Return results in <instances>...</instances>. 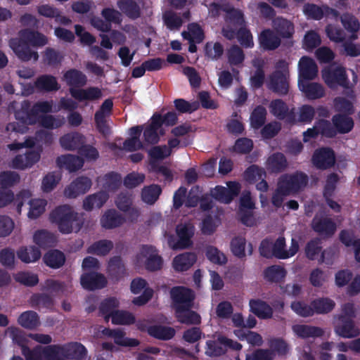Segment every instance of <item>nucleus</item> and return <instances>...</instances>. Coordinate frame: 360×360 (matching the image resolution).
Instances as JSON below:
<instances>
[{
    "label": "nucleus",
    "mask_w": 360,
    "mask_h": 360,
    "mask_svg": "<svg viewBox=\"0 0 360 360\" xmlns=\"http://www.w3.org/2000/svg\"><path fill=\"white\" fill-rule=\"evenodd\" d=\"M52 110V101H38L32 105L30 101H23L21 103L20 109L15 113V119L19 122L9 123L6 127V129L24 134L27 129V125H33L38 122L39 113L51 112Z\"/></svg>",
    "instance_id": "nucleus-1"
},
{
    "label": "nucleus",
    "mask_w": 360,
    "mask_h": 360,
    "mask_svg": "<svg viewBox=\"0 0 360 360\" xmlns=\"http://www.w3.org/2000/svg\"><path fill=\"white\" fill-rule=\"evenodd\" d=\"M51 222L58 225L60 232L68 234L72 231L78 232L83 226V221L79 214L68 205L56 207L50 214Z\"/></svg>",
    "instance_id": "nucleus-2"
},
{
    "label": "nucleus",
    "mask_w": 360,
    "mask_h": 360,
    "mask_svg": "<svg viewBox=\"0 0 360 360\" xmlns=\"http://www.w3.org/2000/svg\"><path fill=\"white\" fill-rule=\"evenodd\" d=\"M290 72L288 63L283 59L275 65V70L269 75L266 87L273 93L284 96L290 91Z\"/></svg>",
    "instance_id": "nucleus-3"
},
{
    "label": "nucleus",
    "mask_w": 360,
    "mask_h": 360,
    "mask_svg": "<svg viewBox=\"0 0 360 360\" xmlns=\"http://www.w3.org/2000/svg\"><path fill=\"white\" fill-rule=\"evenodd\" d=\"M309 182L307 174L296 171L290 174L282 175L278 180V190L285 194L297 193L304 190Z\"/></svg>",
    "instance_id": "nucleus-4"
},
{
    "label": "nucleus",
    "mask_w": 360,
    "mask_h": 360,
    "mask_svg": "<svg viewBox=\"0 0 360 360\" xmlns=\"http://www.w3.org/2000/svg\"><path fill=\"white\" fill-rule=\"evenodd\" d=\"M243 346L223 335H219L215 340L206 342L205 354L210 357H219L226 354L228 349L240 351Z\"/></svg>",
    "instance_id": "nucleus-5"
},
{
    "label": "nucleus",
    "mask_w": 360,
    "mask_h": 360,
    "mask_svg": "<svg viewBox=\"0 0 360 360\" xmlns=\"http://www.w3.org/2000/svg\"><path fill=\"white\" fill-rule=\"evenodd\" d=\"M322 77L330 89H333L339 86L345 89H351L346 70L342 66L323 70Z\"/></svg>",
    "instance_id": "nucleus-6"
},
{
    "label": "nucleus",
    "mask_w": 360,
    "mask_h": 360,
    "mask_svg": "<svg viewBox=\"0 0 360 360\" xmlns=\"http://www.w3.org/2000/svg\"><path fill=\"white\" fill-rule=\"evenodd\" d=\"M170 297L175 311L187 307H193V290L184 286H174L170 290Z\"/></svg>",
    "instance_id": "nucleus-7"
},
{
    "label": "nucleus",
    "mask_w": 360,
    "mask_h": 360,
    "mask_svg": "<svg viewBox=\"0 0 360 360\" xmlns=\"http://www.w3.org/2000/svg\"><path fill=\"white\" fill-rule=\"evenodd\" d=\"M177 240L172 236L168 240L169 245L172 250H183L192 246V237L194 235V226L189 224H179L176 228Z\"/></svg>",
    "instance_id": "nucleus-8"
},
{
    "label": "nucleus",
    "mask_w": 360,
    "mask_h": 360,
    "mask_svg": "<svg viewBox=\"0 0 360 360\" xmlns=\"http://www.w3.org/2000/svg\"><path fill=\"white\" fill-rule=\"evenodd\" d=\"M335 151L330 147L316 149L311 156V163L317 169L326 170L335 166Z\"/></svg>",
    "instance_id": "nucleus-9"
},
{
    "label": "nucleus",
    "mask_w": 360,
    "mask_h": 360,
    "mask_svg": "<svg viewBox=\"0 0 360 360\" xmlns=\"http://www.w3.org/2000/svg\"><path fill=\"white\" fill-rule=\"evenodd\" d=\"M228 188L222 186H216L211 191V195L217 201L229 204L240 193L241 186L238 182L229 181L227 184Z\"/></svg>",
    "instance_id": "nucleus-10"
},
{
    "label": "nucleus",
    "mask_w": 360,
    "mask_h": 360,
    "mask_svg": "<svg viewBox=\"0 0 360 360\" xmlns=\"http://www.w3.org/2000/svg\"><path fill=\"white\" fill-rule=\"evenodd\" d=\"M30 197L31 193L29 191L22 190L14 197V194L11 190L0 188V208L6 206L11 202H13L16 206L18 214H20L24 202L30 198Z\"/></svg>",
    "instance_id": "nucleus-11"
},
{
    "label": "nucleus",
    "mask_w": 360,
    "mask_h": 360,
    "mask_svg": "<svg viewBox=\"0 0 360 360\" xmlns=\"http://www.w3.org/2000/svg\"><path fill=\"white\" fill-rule=\"evenodd\" d=\"M270 112L280 120H285L289 124L296 122L295 109H290L287 103L282 99L272 100L269 104Z\"/></svg>",
    "instance_id": "nucleus-12"
},
{
    "label": "nucleus",
    "mask_w": 360,
    "mask_h": 360,
    "mask_svg": "<svg viewBox=\"0 0 360 360\" xmlns=\"http://www.w3.org/2000/svg\"><path fill=\"white\" fill-rule=\"evenodd\" d=\"M105 276L94 271L85 272L80 277V283L82 288L88 290H100L107 285Z\"/></svg>",
    "instance_id": "nucleus-13"
},
{
    "label": "nucleus",
    "mask_w": 360,
    "mask_h": 360,
    "mask_svg": "<svg viewBox=\"0 0 360 360\" xmlns=\"http://www.w3.org/2000/svg\"><path fill=\"white\" fill-rule=\"evenodd\" d=\"M141 255L145 257V267L149 271H155L162 268L163 260L158 255V250L153 245H143Z\"/></svg>",
    "instance_id": "nucleus-14"
},
{
    "label": "nucleus",
    "mask_w": 360,
    "mask_h": 360,
    "mask_svg": "<svg viewBox=\"0 0 360 360\" xmlns=\"http://www.w3.org/2000/svg\"><path fill=\"white\" fill-rule=\"evenodd\" d=\"M9 44L11 48L21 60L29 61L32 58L35 61L38 60V53L32 51L30 45L25 41H22L20 37L19 39H11Z\"/></svg>",
    "instance_id": "nucleus-15"
},
{
    "label": "nucleus",
    "mask_w": 360,
    "mask_h": 360,
    "mask_svg": "<svg viewBox=\"0 0 360 360\" xmlns=\"http://www.w3.org/2000/svg\"><path fill=\"white\" fill-rule=\"evenodd\" d=\"M153 116L150 118V122L143 128V141L148 145H155L160 139V136L165 134V129L160 126V123Z\"/></svg>",
    "instance_id": "nucleus-16"
},
{
    "label": "nucleus",
    "mask_w": 360,
    "mask_h": 360,
    "mask_svg": "<svg viewBox=\"0 0 360 360\" xmlns=\"http://www.w3.org/2000/svg\"><path fill=\"white\" fill-rule=\"evenodd\" d=\"M106 272L113 283L119 282L127 276V269L120 256H114L109 259Z\"/></svg>",
    "instance_id": "nucleus-17"
},
{
    "label": "nucleus",
    "mask_w": 360,
    "mask_h": 360,
    "mask_svg": "<svg viewBox=\"0 0 360 360\" xmlns=\"http://www.w3.org/2000/svg\"><path fill=\"white\" fill-rule=\"evenodd\" d=\"M311 228L319 235L330 238L334 235L337 227L330 218L316 215L312 219Z\"/></svg>",
    "instance_id": "nucleus-18"
},
{
    "label": "nucleus",
    "mask_w": 360,
    "mask_h": 360,
    "mask_svg": "<svg viewBox=\"0 0 360 360\" xmlns=\"http://www.w3.org/2000/svg\"><path fill=\"white\" fill-rule=\"evenodd\" d=\"M298 80H313L318 74V67L315 61L309 56H302L298 63Z\"/></svg>",
    "instance_id": "nucleus-19"
},
{
    "label": "nucleus",
    "mask_w": 360,
    "mask_h": 360,
    "mask_svg": "<svg viewBox=\"0 0 360 360\" xmlns=\"http://www.w3.org/2000/svg\"><path fill=\"white\" fill-rule=\"evenodd\" d=\"M260 48L264 51H274L281 44V38L269 28L263 30L258 36Z\"/></svg>",
    "instance_id": "nucleus-20"
},
{
    "label": "nucleus",
    "mask_w": 360,
    "mask_h": 360,
    "mask_svg": "<svg viewBox=\"0 0 360 360\" xmlns=\"http://www.w3.org/2000/svg\"><path fill=\"white\" fill-rule=\"evenodd\" d=\"M310 80H298L299 89L309 100H316L325 96L326 91L322 84Z\"/></svg>",
    "instance_id": "nucleus-21"
},
{
    "label": "nucleus",
    "mask_w": 360,
    "mask_h": 360,
    "mask_svg": "<svg viewBox=\"0 0 360 360\" xmlns=\"http://www.w3.org/2000/svg\"><path fill=\"white\" fill-rule=\"evenodd\" d=\"M91 184V180L89 178L79 176L65 189V195L69 198H75L78 195L86 193L90 189Z\"/></svg>",
    "instance_id": "nucleus-22"
},
{
    "label": "nucleus",
    "mask_w": 360,
    "mask_h": 360,
    "mask_svg": "<svg viewBox=\"0 0 360 360\" xmlns=\"http://www.w3.org/2000/svg\"><path fill=\"white\" fill-rule=\"evenodd\" d=\"M335 332L344 338H354L359 334L358 330L355 328L353 320L342 315L338 316V323L335 326Z\"/></svg>",
    "instance_id": "nucleus-23"
},
{
    "label": "nucleus",
    "mask_w": 360,
    "mask_h": 360,
    "mask_svg": "<svg viewBox=\"0 0 360 360\" xmlns=\"http://www.w3.org/2000/svg\"><path fill=\"white\" fill-rule=\"evenodd\" d=\"M304 14L311 19L319 20L322 19L324 15H333L337 18L339 16V12L327 6L321 7L314 4H306L303 8Z\"/></svg>",
    "instance_id": "nucleus-24"
},
{
    "label": "nucleus",
    "mask_w": 360,
    "mask_h": 360,
    "mask_svg": "<svg viewBox=\"0 0 360 360\" xmlns=\"http://www.w3.org/2000/svg\"><path fill=\"white\" fill-rule=\"evenodd\" d=\"M272 27L281 39H291L295 33L294 24L283 17L274 18L272 20Z\"/></svg>",
    "instance_id": "nucleus-25"
},
{
    "label": "nucleus",
    "mask_w": 360,
    "mask_h": 360,
    "mask_svg": "<svg viewBox=\"0 0 360 360\" xmlns=\"http://www.w3.org/2000/svg\"><path fill=\"white\" fill-rule=\"evenodd\" d=\"M65 359L84 360L88 351L84 345L79 342H70L63 345Z\"/></svg>",
    "instance_id": "nucleus-26"
},
{
    "label": "nucleus",
    "mask_w": 360,
    "mask_h": 360,
    "mask_svg": "<svg viewBox=\"0 0 360 360\" xmlns=\"http://www.w3.org/2000/svg\"><path fill=\"white\" fill-rule=\"evenodd\" d=\"M85 143V136L79 132H71L60 137L61 147L68 150H79Z\"/></svg>",
    "instance_id": "nucleus-27"
},
{
    "label": "nucleus",
    "mask_w": 360,
    "mask_h": 360,
    "mask_svg": "<svg viewBox=\"0 0 360 360\" xmlns=\"http://www.w3.org/2000/svg\"><path fill=\"white\" fill-rule=\"evenodd\" d=\"M56 163L59 167L65 168L70 172H73L83 167L84 160L77 155L68 154L58 157Z\"/></svg>",
    "instance_id": "nucleus-28"
},
{
    "label": "nucleus",
    "mask_w": 360,
    "mask_h": 360,
    "mask_svg": "<svg viewBox=\"0 0 360 360\" xmlns=\"http://www.w3.org/2000/svg\"><path fill=\"white\" fill-rule=\"evenodd\" d=\"M125 221L124 217L114 209L105 212L100 219L102 227L105 229H112L122 225Z\"/></svg>",
    "instance_id": "nucleus-29"
},
{
    "label": "nucleus",
    "mask_w": 360,
    "mask_h": 360,
    "mask_svg": "<svg viewBox=\"0 0 360 360\" xmlns=\"http://www.w3.org/2000/svg\"><path fill=\"white\" fill-rule=\"evenodd\" d=\"M71 96L79 101H94L101 97L102 93L98 87H89L86 89H70Z\"/></svg>",
    "instance_id": "nucleus-30"
},
{
    "label": "nucleus",
    "mask_w": 360,
    "mask_h": 360,
    "mask_svg": "<svg viewBox=\"0 0 360 360\" xmlns=\"http://www.w3.org/2000/svg\"><path fill=\"white\" fill-rule=\"evenodd\" d=\"M117 6L121 12L129 19L136 20L141 15V7L134 0H118Z\"/></svg>",
    "instance_id": "nucleus-31"
},
{
    "label": "nucleus",
    "mask_w": 360,
    "mask_h": 360,
    "mask_svg": "<svg viewBox=\"0 0 360 360\" xmlns=\"http://www.w3.org/2000/svg\"><path fill=\"white\" fill-rule=\"evenodd\" d=\"M288 167L285 156L282 153H274L266 160V169L271 173H281Z\"/></svg>",
    "instance_id": "nucleus-32"
},
{
    "label": "nucleus",
    "mask_w": 360,
    "mask_h": 360,
    "mask_svg": "<svg viewBox=\"0 0 360 360\" xmlns=\"http://www.w3.org/2000/svg\"><path fill=\"white\" fill-rule=\"evenodd\" d=\"M250 311L262 319H270L273 316L271 307L265 301L259 299L250 301Z\"/></svg>",
    "instance_id": "nucleus-33"
},
{
    "label": "nucleus",
    "mask_w": 360,
    "mask_h": 360,
    "mask_svg": "<svg viewBox=\"0 0 360 360\" xmlns=\"http://www.w3.org/2000/svg\"><path fill=\"white\" fill-rule=\"evenodd\" d=\"M19 36L27 43L29 45H32L33 46H43L47 44V38L43 34L37 32L33 31L30 29H24L19 32Z\"/></svg>",
    "instance_id": "nucleus-34"
},
{
    "label": "nucleus",
    "mask_w": 360,
    "mask_h": 360,
    "mask_svg": "<svg viewBox=\"0 0 360 360\" xmlns=\"http://www.w3.org/2000/svg\"><path fill=\"white\" fill-rule=\"evenodd\" d=\"M193 307L184 308L175 311V316L177 321L185 325H199L201 323L200 315L192 310Z\"/></svg>",
    "instance_id": "nucleus-35"
},
{
    "label": "nucleus",
    "mask_w": 360,
    "mask_h": 360,
    "mask_svg": "<svg viewBox=\"0 0 360 360\" xmlns=\"http://www.w3.org/2000/svg\"><path fill=\"white\" fill-rule=\"evenodd\" d=\"M108 198V193L103 191L89 195L84 200L83 208L86 211H91L94 207L101 208Z\"/></svg>",
    "instance_id": "nucleus-36"
},
{
    "label": "nucleus",
    "mask_w": 360,
    "mask_h": 360,
    "mask_svg": "<svg viewBox=\"0 0 360 360\" xmlns=\"http://www.w3.org/2000/svg\"><path fill=\"white\" fill-rule=\"evenodd\" d=\"M332 122L337 134H344L350 132L354 124L353 119L349 115L342 113L334 115L332 117Z\"/></svg>",
    "instance_id": "nucleus-37"
},
{
    "label": "nucleus",
    "mask_w": 360,
    "mask_h": 360,
    "mask_svg": "<svg viewBox=\"0 0 360 360\" xmlns=\"http://www.w3.org/2000/svg\"><path fill=\"white\" fill-rule=\"evenodd\" d=\"M35 87L42 91L51 92L60 89V86L56 78L51 75H42L34 82Z\"/></svg>",
    "instance_id": "nucleus-38"
},
{
    "label": "nucleus",
    "mask_w": 360,
    "mask_h": 360,
    "mask_svg": "<svg viewBox=\"0 0 360 360\" xmlns=\"http://www.w3.org/2000/svg\"><path fill=\"white\" fill-rule=\"evenodd\" d=\"M146 330L150 336L161 340H169L176 334L173 328L161 325L150 326Z\"/></svg>",
    "instance_id": "nucleus-39"
},
{
    "label": "nucleus",
    "mask_w": 360,
    "mask_h": 360,
    "mask_svg": "<svg viewBox=\"0 0 360 360\" xmlns=\"http://www.w3.org/2000/svg\"><path fill=\"white\" fill-rule=\"evenodd\" d=\"M197 256L194 252H184L176 256L173 260V266L177 271L189 269L196 262Z\"/></svg>",
    "instance_id": "nucleus-40"
},
{
    "label": "nucleus",
    "mask_w": 360,
    "mask_h": 360,
    "mask_svg": "<svg viewBox=\"0 0 360 360\" xmlns=\"http://www.w3.org/2000/svg\"><path fill=\"white\" fill-rule=\"evenodd\" d=\"M292 330L298 337L303 339L319 338L324 334L323 330L319 327L304 324L293 326Z\"/></svg>",
    "instance_id": "nucleus-41"
},
{
    "label": "nucleus",
    "mask_w": 360,
    "mask_h": 360,
    "mask_svg": "<svg viewBox=\"0 0 360 360\" xmlns=\"http://www.w3.org/2000/svg\"><path fill=\"white\" fill-rule=\"evenodd\" d=\"M340 21L344 28L352 34L350 39H356L358 37L356 33L360 30V22L359 20L354 15L345 13L340 16Z\"/></svg>",
    "instance_id": "nucleus-42"
},
{
    "label": "nucleus",
    "mask_w": 360,
    "mask_h": 360,
    "mask_svg": "<svg viewBox=\"0 0 360 360\" xmlns=\"http://www.w3.org/2000/svg\"><path fill=\"white\" fill-rule=\"evenodd\" d=\"M63 77L70 86L82 87L87 82L86 76L82 71L74 68L67 70Z\"/></svg>",
    "instance_id": "nucleus-43"
},
{
    "label": "nucleus",
    "mask_w": 360,
    "mask_h": 360,
    "mask_svg": "<svg viewBox=\"0 0 360 360\" xmlns=\"http://www.w3.org/2000/svg\"><path fill=\"white\" fill-rule=\"evenodd\" d=\"M18 257L25 263L34 262L40 259V250L34 245L21 247L17 251Z\"/></svg>",
    "instance_id": "nucleus-44"
},
{
    "label": "nucleus",
    "mask_w": 360,
    "mask_h": 360,
    "mask_svg": "<svg viewBox=\"0 0 360 360\" xmlns=\"http://www.w3.org/2000/svg\"><path fill=\"white\" fill-rule=\"evenodd\" d=\"M33 240L39 247L46 249L54 246L56 239L55 236L46 230H38L33 236Z\"/></svg>",
    "instance_id": "nucleus-45"
},
{
    "label": "nucleus",
    "mask_w": 360,
    "mask_h": 360,
    "mask_svg": "<svg viewBox=\"0 0 360 360\" xmlns=\"http://www.w3.org/2000/svg\"><path fill=\"white\" fill-rule=\"evenodd\" d=\"M18 323L23 328L33 330L40 325L39 316L34 311H26L22 313L18 319Z\"/></svg>",
    "instance_id": "nucleus-46"
},
{
    "label": "nucleus",
    "mask_w": 360,
    "mask_h": 360,
    "mask_svg": "<svg viewBox=\"0 0 360 360\" xmlns=\"http://www.w3.org/2000/svg\"><path fill=\"white\" fill-rule=\"evenodd\" d=\"M30 303L33 308L50 309L53 308L54 301L52 297L48 294L34 293L30 297Z\"/></svg>",
    "instance_id": "nucleus-47"
},
{
    "label": "nucleus",
    "mask_w": 360,
    "mask_h": 360,
    "mask_svg": "<svg viewBox=\"0 0 360 360\" xmlns=\"http://www.w3.org/2000/svg\"><path fill=\"white\" fill-rule=\"evenodd\" d=\"M43 260L46 266L52 269H58L64 264L65 257L63 252L53 250L46 252Z\"/></svg>",
    "instance_id": "nucleus-48"
},
{
    "label": "nucleus",
    "mask_w": 360,
    "mask_h": 360,
    "mask_svg": "<svg viewBox=\"0 0 360 360\" xmlns=\"http://www.w3.org/2000/svg\"><path fill=\"white\" fill-rule=\"evenodd\" d=\"M150 166L158 165V162L162 160L171 155V150L166 145L153 146L148 152Z\"/></svg>",
    "instance_id": "nucleus-49"
},
{
    "label": "nucleus",
    "mask_w": 360,
    "mask_h": 360,
    "mask_svg": "<svg viewBox=\"0 0 360 360\" xmlns=\"http://www.w3.org/2000/svg\"><path fill=\"white\" fill-rule=\"evenodd\" d=\"M162 193V188L158 184H151L144 186L141 191L142 200L148 204L153 205Z\"/></svg>",
    "instance_id": "nucleus-50"
},
{
    "label": "nucleus",
    "mask_w": 360,
    "mask_h": 360,
    "mask_svg": "<svg viewBox=\"0 0 360 360\" xmlns=\"http://www.w3.org/2000/svg\"><path fill=\"white\" fill-rule=\"evenodd\" d=\"M266 115L267 112L264 106H256L250 117L251 127L255 129H260L266 122Z\"/></svg>",
    "instance_id": "nucleus-51"
},
{
    "label": "nucleus",
    "mask_w": 360,
    "mask_h": 360,
    "mask_svg": "<svg viewBox=\"0 0 360 360\" xmlns=\"http://www.w3.org/2000/svg\"><path fill=\"white\" fill-rule=\"evenodd\" d=\"M113 248V243L109 240H100L91 245L87 250L90 254L99 256L107 255Z\"/></svg>",
    "instance_id": "nucleus-52"
},
{
    "label": "nucleus",
    "mask_w": 360,
    "mask_h": 360,
    "mask_svg": "<svg viewBox=\"0 0 360 360\" xmlns=\"http://www.w3.org/2000/svg\"><path fill=\"white\" fill-rule=\"evenodd\" d=\"M119 301L113 297L103 300L99 306V312L104 317L105 321H108L112 317V314L119 307Z\"/></svg>",
    "instance_id": "nucleus-53"
},
{
    "label": "nucleus",
    "mask_w": 360,
    "mask_h": 360,
    "mask_svg": "<svg viewBox=\"0 0 360 360\" xmlns=\"http://www.w3.org/2000/svg\"><path fill=\"white\" fill-rule=\"evenodd\" d=\"M313 307L314 314H328L335 307V303L330 298H319L315 299L311 302Z\"/></svg>",
    "instance_id": "nucleus-54"
},
{
    "label": "nucleus",
    "mask_w": 360,
    "mask_h": 360,
    "mask_svg": "<svg viewBox=\"0 0 360 360\" xmlns=\"http://www.w3.org/2000/svg\"><path fill=\"white\" fill-rule=\"evenodd\" d=\"M29 205L27 216L30 219H35L41 216L45 211L46 201L43 199H28L24 202Z\"/></svg>",
    "instance_id": "nucleus-55"
},
{
    "label": "nucleus",
    "mask_w": 360,
    "mask_h": 360,
    "mask_svg": "<svg viewBox=\"0 0 360 360\" xmlns=\"http://www.w3.org/2000/svg\"><path fill=\"white\" fill-rule=\"evenodd\" d=\"M103 188L105 192H114L117 191L122 183V176L120 174L110 172L103 176Z\"/></svg>",
    "instance_id": "nucleus-56"
},
{
    "label": "nucleus",
    "mask_w": 360,
    "mask_h": 360,
    "mask_svg": "<svg viewBox=\"0 0 360 360\" xmlns=\"http://www.w3.org/2000/svg\"><path fill=\"white\" fill-rule=\"evenodd\" d=\"M286 276L285 269L278 265H272L264 271V278L271 283H278Z\"/></svg>",
    "instance_id": "nucleus-57"
},
{
    "label": "nucleus",
    "mask_w": 360,
    "mask_h": 360,
    "mask_svg": "<svg viewBox=\"0 0 360 360\" xmlns=\"http://www.w3.org/2000/svg\"><path fill=\"white\" fill-rule=\"evenodd\" d=\"M41 355L46 360H65L63 352V345H51L44 347Z\"/></svg>",
    "instance_id": "nucleus-58"
},
{
    "label": "nucleus",
    "mask_w": 360,
    "mask_h": 360,
    "mask_svg": "<svg viewBox=\"0 0 360 360\" xmlns=\"http://www.w3.org/2000/svg\"><path fill=\"white\" fill-rule=\"evenodd\" d=\"M224 46L220 42L207 41L204 46V55L212 60H219L224 53Z\"/></svg>",
    "instance_id": "nucleus-59"
},
{
    "label": "nucleus",
    "mask_w": 360,
    "mask_h": 360,
    "mask_svg": "<svg viewBox=\"0 0 360 360\" xmlns=\"http://www.w3.org/2000/svg\"><path fill=\"white\" fill-rule=\"evenodd\" d=\"M264 65V61L262 60L253 62V66L256 68V70L250 77V82L251 85L255 89H259L264 84L265 79Z\"/></svg>",
    "instance_id": "nucleus-60"
},
{
    "label": "nucleus",
    "mask_w": 360,
    "mask_h": 360,
    "mask_svg": "<svg viewBox=\"0 0 360 360\" xmlns=\"http://www.w3.org/2000/svg\"><path fill=\"white\" fill-rule=\"evenodd\" d=\"M112 323L115 325H131L135 323L134 315L125 310L117 309L112 314Z\"/></svg>",
    "instance_id": "nucleus-61"
},
{
    "label": "nucleus",
    "mask_w": 360,
    "mask_h": 360,
    "mask_svg": "<svg viewBox=\"0 0 360 360\" xmlns=\"http://www.w3.org/2000/svg\"><path fill=\"white\" fill-rule=\"evenodd\" d=\"M38 122L43 127L53 129L62 127L65 123V119L64 117H55L51 115H39Z\"/></svg>",
    "instance_id": "nucleus-62"
},
{
    "label": "nucleus",
    "mask_w": 360,
    "mask_h": 360,
    "mask_svg": "<svg viewBox=\"0 0 360 360\" xmlns=\"http://www.w3.org/2000/svg\"><path fill=\"white\" fill-rule=\"evenodd\" d=\"M226 22L238 27H241L242 26L246 25L244 13L241 10L231 8L226 11Z\"/></svg>",
    "instance_id": "nucleus-63"
},
{
    "label": "nucleus",
    "mask_w": 360,
    "mask_h": 360,
    "mask_svg": "<svg viewBox=\"0 0 360 360\" xmlns=\"http://www.w3.org/2000/svg\"><path fill=\"white\" fill-rule=\"evenodd\" d=\"M228 61L231 65H239L245 60L243 49L238 45H232L227 51Z\"/></svg>",
    "instance_id": "nucleus-64"
}]
</instances>
